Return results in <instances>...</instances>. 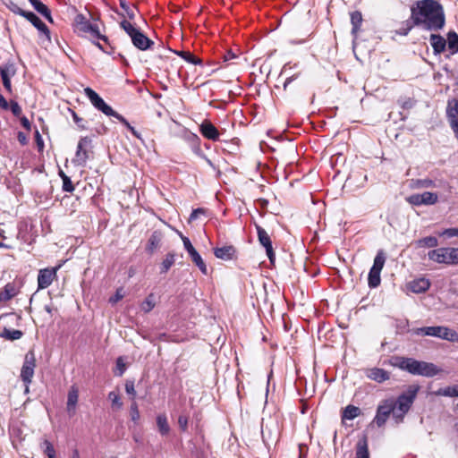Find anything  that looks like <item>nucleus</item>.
<instances>
[{
	"label": "nucleus",
	"instance_id": "ea45409f",
	"mask_svg": "<svg viewBox=\"0 0 458 458\" xmlns=\"http://www.w3.org/2000/svg\"><path fill=\"white\" fill-rule=\"evenodd\" d=\"M448 48L452 54L458 53V35L454 31L447 34Z\"/></svg>",
	"mask_w": 458,
	"mask_h": 458
},
{
	"label": "nucleus",
	"instance_id": "a878e982",
	"mask_svg": "<svg viewBox=\"0 0 458 458\" xmlns=\"http://www.w3.org/2000/svg\"><path fill=\"white\" fill-rule=\"evenodd\" d=\"M162 238L163 235L160 231H154L148 241L146 250L148 253H153L157 248H159Z\"/></svg>",
	"mask_w": 458,
	"mask_h": 458
},
{
	"label": "nucleus",
	"instance_id": "4c0bfd02",
	"mask_svg": "<svg viewBox=\"0 0 458 458\" xmlns=\"http://www.w3.org/2000/svg\"><path fill=\"white\" fill-rule=\"evenodd\" d=\"M174 262L175 255L174 253H167L160 265V273L166 274Z\"/></svg>",
	"mask_w": 458,
	"mask_h": 458
},
{
	"label": "nucleus",
	"instance_id": "1a4fd4ad",
	"mask_svg": "<svg viewBox=\"0 0 458 458\" xmlns=\"http://www.w3.org/2000/svg\"><path fill=\"white\" fill-rule=\"evenodd\" d=\"M181 238L183 242V246L185 250H187L189 256L191 257L192 262L199 268L202 274L208 275V268L203 261L201 256L199 253L196 250V249L192 246L190 239L186 236H183L181 234Z\"/></svg>",
	"mask_w": 458,
	"mask_h": 458
},
{
	"label": "nucleus",
	"instance_id": "6ab92c4d",
	"mask_svg": "<svg viewBox=\"0 0 458 458\" xmlns=\"http://www.w3.org/2000/svg\"><path fill=\"white\" fill-rule=\"evenodd\" d=\"M199 131L201 134L208 140L216 141L219 139V131L213 125V123L208 120L202 122V123L199 125Z\"/></svg>",
	"mask_w": 458,
	"mask_h": 458
},
{
	"label": "nucleus",
	"instance_id": "7c9ffc66",
	"mask_svg": "<svg viewBox=\"0 0 458 458\" xmlns=\"http://www.w3.org/2000/svg\"><path fill=\"white\" fill-rule=\"evenodd\" d=\"M157 426L161 436H167L170 432V426L165 414L161 413L157 416Z\"/></svg>",
	"mask_w": 458,
	"mask_h": 458
},
{
	"label": "nucleus",
	"instance_id": "dca6fc26",
	"mask_svg": "<svg viewBox=\"0 0 458 458\" xmlns=\"http://www.w3.org/2000/svg\"><path fill=\"white\" fill-rule=\"evenodd\" d=\"M133 46L141 51H146L154 45V41L148 38L142 31H139L131 38Z\"/></svg>",
	"mask_w": 458,
	"mask_h": 458
},
{
	"label": "nucleus",
	"instance_id": "0eeeda50",
	"mask_svg": "<svg viewBox=\"0 0 458 458\" xmlns=\"http://www.w3.org/2000/svg\"><path fill=\"white\" fill-rule=\"evenodd\" d=\"M84 93L96 109L107 116L114 114V110L109 105H107L104 99L91 88H85Z\"/></svg>",
	"mask_w": 458,
	"mask_h": 458
},
{
	"label": "nucleus",
	"instance_id": "4d7b16f0",
	"mask_svg": "<svg viewBox=\"0 0 458 458\" xmlns=\"http://www.w3.org/2000/svg\"><path fill=\"white\" fill-rule=\"evenodd\" d=\"M125 391L126 393L131 396L132 401H135L136 391L134 386V382L131 380H127L125 383Z\"/></svg>",
	"mask_w": 458,
	"mask_h": 458
},
{
	"label": "nucleus",
	"instance_id": "3c124183",
	"mask_svg": "<svg viewBox=\"0 0 458 458\" xmlns=\"http://www.w3.org/2000/svg\"><path fill=\"white\" fill-rule=\"evenodd\" d=\"M408 203L413 206H421L423 205V200L421 198V193L411 194L406 198Z\"/></svg>",
	"mask_w": 458,
	"mask_h": 458
},
{
	"label": "nucleus",
	"instance_id": "2eb2a0df",
	"mask_svg": "<svg viewBox=\"0 0 458 458\" xmlns=\"http://www.w3.org/2000/svg\"><path fill=\"white\" fill-rule=\"evenodd\" d=\"M365 375L368 378L377 383H383L390 378V373L388 371L377 367L367 369Z\"/></svg>",
	"mask_w": 458,
	"mask_h": 458
},
{
	"label": "nucleus",
	"instance_id": "9b49d317",
	"mask_svg": "<svg viewBox=\"0 0 458 458\" xmlns=\"http://www.w3.org/2000/svg\"><path fill=\"white\" fill-rule=\"evenodd\" d=\"M255 228L257 231L259 242L266 249L267 255L270 262L273 263L276 259V254L273 250L272 241L269 234L262 226L258 224H255Z\"/></svg>",
	"mask_w": 458,
	"mask_h": 458
},
{
	"label": "nucleus",
	"instance_id": "69168bd1",
	"mask_svg": "<svg viewBox=\"0 0 458 458\" xmlns=\"http://www.w3.org/2000/svg\"><path fill=\"white\" fill-rule=\"evenodd\" d=\"M108 45V47H105L103 45H101L99 42L96 43V46L102 50L104 53H106L108 55H111L114 53L113 47L109 45V42L106 43Z\"/></svg>",
	"mask_w": 458,
	"mask_h": 458
},
{
	"label": "nucleus",
	"instance_id": "bb28decb",
	"mask_svg": "<svg viewBox=\"0 0 458 458\" xmlns=\"http://www.w3.org/2000/svg\"><path fill=\"white\" fill-rule=\"evenodd\" d=\"M416 249L436 248L438 246V240L435 236H427L413 242Z\"/></svg>",
	"mask_w": 458,
	"mask_h": 458
},
{
	"label": "nucleus",
	"instance_id": "aec40b11",
	"mask_svg": "<svg viewBox=\"0 0 458 458\" xmlns=\"http://www.w3.org/2000/svg\"><path fill=\"white\" fill-rule=\"evenodd\" d=\"M216 258L223 260H232L236 258V249L233 245H225L214 249Z\"/></svg>",
	"mask_w": 458,
	"mask_h": 458
},
{
	"label": "nucleus",
	"instance_id": "f257e3e1",
	"mask_svg": "<svg viewBox=\"0 0 458 458\" xmlns=\"http://www.w3.org/2000/svg\"><path fill=\"white\" fill-rule=\"evenodd\" d=\"M411 20L425 30H439L445 26L443 6L437 0H418L411 8Z\"/></svg>",
	"mask_w": 458,
	"mask_h": 458
},
{
	"label": "nucleus",
	"instance_id": "412c9836",
	"mask_svg": "<svg viewBox=\"0 0 458 458\" xmlns=\"http://www.w3.org/2000/svg\"><path fill=\"white\" fill-rule=\"evenodd\" d=\"M446 117L451 126H458V99L449 100L446 106Z\"/></svg>",
	"mask_w": 458,
	"mask_h": 458
},
{
	"label": "nucleus",
	"instance_id": "5701e85b",
	"mask_svg": "<svg viewBox=\"0 0 458 458\" xmlns=\"http://www.w3.org/2000/svg\"><path fill=\"white\" fill-rule=\"evenodd\" d=\"M355 456L356 458H370L369 442L366 435L358 440L355 445Z\"/></svg>",
	"mask_w": 458,
	"mask_h": 458
},
{
	"label": "nucleus",
	"instance_id": "72a5a7b5",
	"mask_svg": "<svg viewBox=\"0 0 458 458\" xmlns=\"http://www.w3.org/2000/svg\"><path fill=\"white\" fill-rule=\"evenodd\" d=\"M436 396L458 397V385L439 388L433 392Z\"/></svg>",
	"mask_w": 458,
	"mask_h": 458
},
{
	"label": "nucleus",
	"instance_id": "37998d69",
	"mask_svg": "<svg viewBox=\"0 0 458 458\" xmlns=\"http://www.w3.org/2000/svg\"><path fill=\"white\" fill-rule=\"evenodd\" d=\"M108 400L111 402L112 409L114 410H120L122 409L123 403L121 401V397L118 392L116 391H111L108 394Z\"/></svg>",
	"mask_w": 458,
	"mask_h": 458
},
{
	"label": "nucleus",
	"instance_id": "39448f33",
	"mask_svg": "<svg viewBox=\"0 0 458 458\" xmlns=\"http://www.w3.org/2000/svg\"><path fill=\"white\" fill-rule=\"evenodd\" d=\"M390 414H393V418L394 419V398L384 399L379 403L373 422L378 428L383 427L388 420Z\"/></svg>",
	"mask_w": 458,
	"mask_h": 458
},
{
	"label": "nucleus",
	"instance_id": "8fccbe9b",
	"mask_svg": "<svg viewBox=\"0 0 458 458\" xmlns=\"http://www.w3.org/2000/svg\"><path fill=\"white\" fill-rule=\"evenodd\" d=\"M130 416H131V420L134 423H137L138 420H140V411H139L138 403H136V401H132V403L131 404Z\"/></svg>",
	"mask_w": 458,
	"mask_h": 458
},
{
	"label": "nucleus",
	"instance_id": "49530a36",
	"mask_svg": "<svg viewBox=\"0 0 458 458\" xmlns=\"http://www.w3.org/2000/svg\"><path fill=\"white\" fill-rule=\"evenodd\" d=\"M155 307L154 295L149 294L141 303L140 309L145 313L150 312Z\"/></svg>",
	"mask_w": 458,
	"mask_h": 458
},
{
	"label": "nucleus",
	"instance_id": "393cba45",
	"mask_svg": "<svg viewBox=\"0 0 458 458\" xmlns=\"http://www.w3.org/2000/svg\"><path fill=\"white\" fill-rule=\"evenodd\" d=\"M430 287L428 279L420 277L410 283V289L415 293H421L426 292Z\"/></svg>",
	"mask_w": 458,
	"mask_h": 458
},
{
	"label": "nucleus",
	"instance_id": "4be33fe9",
	"mask_svg": "<svg viewBox=\"0 0 458 458\" xmlns=\"http://www.w3.org/2000/svg\"><path fill=\"white\" fill-rule=\"evenodd\" d=\"M79 399V389L76 386H72L67 395V411L70 415H74L76 405Z\"/></svg>",
	"mask_w": 458,
	"mask_h": 458
},
{
	"label": "nucleus",
	"instance_id": "6e6d98bb",
	"mask_svg": "<svg viewBox=\"0 0 458 458\" xmlns=\"http://www.w3.org/2000/svg\"><path fill=\"white\" fill-rule=\"evenodd\" d=\"M45 450L44 453L47 455L48 458H55V450L54 445L48 441H44Z\"/></svg>",
	"mask_w": 458,
	"mask_h": 458
},
{
	"label": "nucleus",
	"instance_id": "b1692460",
	"mask_svg": "<svg viewBox=\"0 0 458 458\" xmlns=\"http://www.w3.org/2000/svg\"><path fill=\"white\" fill-rule=\"evenodd\" d=\"M352 23V35L357 38L358 33L363 21L362 13L360 11H354L350 13Z\"/></svg>",
	"mask_w": 458,
	"mask_h": 458
},
{
	"label": "nucleus",
	"instance_id": "774afa93",
	"mask_svg": "<svg viewBox=\"0 0 458 458\" xmlns=\"http://www.w3.org/2000/svg\"><path fill=\"white\" fill-rule=\"evenodd\" d=\"M451 257H452V263L454 265H458V248L452 247Z\"/></svg>",
	"mask_w": 458,
	"mask_h": 458
},
{
	"label": "nucleus",
	"instance_id": "f704fd0d",
	"mask_svg": "<svg viewBox=\"0 0 458 458\" xmlns=\"http://www.w3.org/2000/svg\"><path fill=\"white\" fill-rule=\"evenodd\" d=\"M22 331L18 329H11L7 327H4L3 331L0 333V337L9 341L19 340L22 337Z\"/></svg>",
	"mask_w": 458,
	"mask_h": 458
},
{
	"label": "nucleus",
	"instance_id": "13d9d810",
	"mask_svg": "<svg viewBox=\"0 0 458 458\" xmlns=\"http://www.w3.org/2000/svg\"><path fill=\"white\" fill-rule=\"evenodd\" d=\"M440 236H445L447 238L458 237V227H451L445 229L439 233Z\"/></svg>",
	"mask_w": 458,
	"mask_h": 458
},
{
	"label": "nucleus",
	"instance_id": "052dcab7",
	"mask_svg": "<svg viewBox=\"0 0 458 458\" xmlns=\"http://www.w3.org/2000/svg\"><path fill=\"white\" fill-rule=\"evenodd\" d=\"M63 191L66 192H72L74 191V186L70 179V177L64 178L63 180Z\"/></svg>",
	"mask_w": 458,
	"mask_h": 458
},
{
	"label": "nucleus",
	"instance_id": "7ed1b4c3",
	"mask_svg": "<svg viewBox=\"0 0 458 458\" xmlns=\"http://www.w3.org/2000/svg\"><path fill=\"white\" fill-rule=\"evenodd\" d=\"M72 26L74 31L81 37H84L88 34L93 38L103 40L105 43L108 42L106 36L100 33L98 25L95 22H91L84 14L77 13L73 19Z\"/></svg>",
	"mask_w": 458,
	"mask_h": 458
},
{
	"label": "nucleus",
	"instance_id": "ddd939ff",
	"mask_svg": "<svg viewBox=\"0 0 458 458\" xmlns=\"http://www.w3.org/2000/svg\"><path fill=\"white\" fill-rule=\"evenodd\" d=\"M91 139L89 137H82L78 142L77 150L75 153V157L72 160V163L76 165L83 166L85 165L87 159L89 158L87 147H90Z\"/></svg>",
	"mask_w": 458,
	"mask_h": 458
},
{
	"label": "nucleus",
	"instance_id": "cd10ccee",
	"mask_svg": "<svg viewBox=\"0 0 458 458\" xmlns=\"http://www.w3.org/2000/svg\"><path fill=\"white\" fill-rule=\"evenodd\" d=\"M416 186L418 188H436V187H443L446 188L449 187V183L446 181L439 180L437 183L435 181L425 178V179H419L416 182Z\"/></svg>",
	"mask_w": 458,
	"mask_h": 458
},
{
	"label": "nucleus",
	"instance_id": "338daca9",
	"mask_svg": "<svg viewBox=\"0 0 458 458\" xmlns=\"http://www.w3.org/2000/svg\"><path fill=\"white\" fill-rule=\"evenodd\" d=\"M235 58H237V55L232 50H227L223 56L225 62H228Z\"/></svg>",
	"mask_w": 458,
	"mask_h": 458
},
{
	"label": "nucleus",
	"instance_id": "2f4dec72",
	"mask_svg": "<svg viewBox=\"0 0 458 458\" xmlns=\"http://www.w3.org/2000/svg\"><path fill=\"white\" fill-rule=\"evenodd\" d=\"M361 414V410L354 405H347L342 412V420H352L359 417Z\"/></svg>",
	"mask_w": 458,
	"mask_h": 458
},
{
	"label": "nucleus",
	"instance_id": "0e129e2a",
	"mask_svg": "<svg viewBox=\"0 0 458 458\" xmlns=\"http://www.w3.org/2000/svg\"><path fill=\"white\" fill-rule=\"evenodd\" d=\"M116 367H117V369L119 370L117 375L121 377L125 371V364L123 363V360L122 357L117 358Z\"/></svg>",
	"mask_w": 458,
	"mask_h": 458
},
{
	"label": "nucleus",
	"instance_id": "603ef678",
	"mask_svg": "<svg viewBox=\"0 0 458 458\" xmlns=\"http://www.w3.org/2000/svg\"><path fill=\"white\" fill-rule=\"evenodd\" d=\"M69 112L71 113L72 114V117L73 119V122L76 123V125L81 129V130H86L87 129V126L85 124V122L82 118H81L71 108H68Z\"/></svg>",
	"mask_w": 458,
	"mask_h": 458
},
{
	"label": "nucleus",
	"instance_id": "f3484780",
	"mask_svg": "<svg viewBox=\"0 0 458 458\" xmlns=\"http://www.w3.org/2000/svg\"><path fill=\"white\" fill-rule=\"evenodd\" d=\"M182 138L190 144L195 154L200 155V139L197 134L184 128Z\"/></svg>",
	"mask_w": 458,
	"mask_h": 458
},
{
	"label": "nucleus",
	"instance_id": "c03bdc74",
	"mask_svg": "<svg viewBox=\"0 0 458 458\" xmlns=\"http://www.w3.org/2000/svg\"><path fill=\"white\" fill-rule=\"evenodd\" d=\"M121 28L127 33V35L132 38L139 31H140L138 28H136L133 24L129 22L126 20H123L120 22Z\"/></svg>",
	"mask_w": 458,
	"mask_h": 458
},
{
	"label": "nucleus",
	"instance_id": "5fc2aeb1",
	"mask_svg": "<svg viewBox=\"0 0 458 458\" xmlns=\"http://www.w3.org/2000/svg\"><path fill=\"white\" fill-rule=\"evenodd\" d=\"M398 103L403 109H411L415 106V100L411 98L399 99Z\"/></svg>",
	"mask_w": 458,
	"mask_h": 458
},
{
	"label": "nucleus",
	"instance_id": "c85d7f7f",
	"mask_svg": "<svg viewBox=\"0 0 458 458\" xmlns=\"http://www.w3.org/2000/svg\"><path fill=\"white\" fill-rule=\"evenodd\" d=\"M430 43L433 47V51H434L435 55H438V54L442 53L445 50V46H446L445 39L442 36L437 35V34H431Z\"/></svg>",
	"mask_w": 458,
	"mask_h": 458
},
{
	"label": "nucleus",
	"instance_id": "de8ad7c7",
	"mask_svg": "<svg viewBox=\"0 0 458 458\" xmlns=\"http://www.w3.org/2000/svg\"><path fill=\"white\" fill-rule=\"evenodd\" d=\"M414 26H416V24L413 23L412 20H407L402 23V27L397 30L395 33L401 36H406Z\"/></svg>",
	"mask_w": 458,
	"mask_h": 458
},
{
	"label": "nucleus",
	"instance_id": "bf43d9fd",
	"mask_svg": "<svg viewBox=\"0 0 458 458\" xmlns=\"http://www.w3.org/2000/svg\"><path fill=\"white\" fill-rule=\"evenodd\" d=\"M9 108L14 116L19 117L21 114V107L16 101L11 100Z\"/></svg>",
	"mask_w": 458,
	"mask_h": 458
},
{
	"label": "nucleus",
	"instance_id": "a18cd8bd",
	"mask_svg": "<svg viewBox=\"0 0 458 458\" xmlns=\"http://www.w3.org/2000/svg\"><path fill=\"white\" fill-rule=\"evenodd\" d=\"M423 205H434L438 201V196L435 192L425 191L421 193Z\"/></svg>",
	"mask_w": 458,
	"mask_h": 458
},
{
	"label": "nucleus",
	"instance_id": "c756f323",
	"mask_svg": "<svg viewBox=\"0 0 458 458\" xmlns=\"http://www.w3.org/2000/svg\"><path fill=\"white\" fill-rule=\"evenodd\" d=\"M33 8L43 15L48 21L53 22V19L51 16V12L49 8L43 4L40 0H28Z\"/></svg>",
	"mask_w": 458,
	"mask_h": 458
},
{
	"label": "nucleus",
	"instance_id": "20e7f679",
	"mask_svg": "<svg viewBox=\"0 0 458 458\" xmlns=\"http://www.w3.org/2000/svg\"><path fill=\"white\" fill-rule=\"evenodd\" d=\"M413 334L417 335L435 336L449 342L458 341L457 332L443 326L419 327L413 330Z\"/></svg>",
	"mask_w": 458,
	"mask_h": 458
},
{
	"label": "nucleus",
	"instance_id": "a211bd4d",
	"mask_svg": "<svg viewBox=\"0 0 458 458\" xmlns=\"http://www.w3.org/2000/svg\"><path fill=\"white\" fill-rule=\"evenodd\" d=\"M25 18L30 21L33 26L38 30L39 32L44 34L48 41L51 40L49 29L34 13L29 12L26 13Z\"/></svg>",
	"mask_w": 458,
	"mask_h": 458
},
{
	"label": "nucleus",
	"instance_id": "423d86ee",
	"mask_svg": "<svg viewBox=\"0 0 458 458\" xmlns=\"http://www.w3.org/2000/svg\"><path fill=\"white\" fill-rule=\"evenodd\" d=\"M36 368V356L33 350H30L24 357V361L21 369L20 377L23 383L30 384L34 376Z\"/></svg>",
	"mask_w": 458,
	"mask_h": 458
},
{
	"label": "nucleus",
	"instance_id": "6e6552de",
	"mask_svg": "<svg viewBox=\"0 0 458 458\" xmlns=\"http://www.w3.org/2000/svg\"><path fill=\"white\" fill-rule=\"evenodd\" d=\"M61 267L62 265L59 264L54 267L40 269L38 275V289L42 290L50 286L53 281L57 277V271Z\"/></svg>",
	"mask_w": 458,
	"mask_h": 458
},
{
	"label": "nucleus",
	"instance_id": "e433bc0d",
	"mask_svg": "<svg viewBox=\"0 0 458 458\" xmlns=\"http://www.w3.org/2000/svg\"><path fill=\"white\" fill-rule=\"evenodd\" d=\"M16 295L15 287L12 284H7L1 291H0V301L5 302L11 300L13 297Z\"/></svg>",
	"mask_w": 458,
	"mask_h": 458
},
{
	"label": "nucleus",
	"instance_id": "79ce46f5",
	"mask_svg": "<svg viewBox=\"0 0 458 458\" xmlns=\"http://www.w3.org/2000/svg\"><path fill=\"white\" fill-rule=\"evenodd\" d=\"M385 262L386 255L382 250H379L374 259L373 266L371 267V268L381 272V270L384 267Z\"/></svg>",
	"mask_w": 458,
	"mask_h": 458
},
{
	"label": "nucleus",
	"instance_id": "f8f14e48",
	"mask_svg": "<svg viewBox=\"0 0 458 458\" xmlns=\"http://www.w3.org/2000/svg\"><path fill=\"white\" fill-rule=\"evenodd\" d=\"M450 250H452V247L434 249L428 252V257L430 260L438 264L454 265Z\"/></svg>",
	"mask_w": 458,
	"mask_h": 458
},
{
	"label": "nucleus",
	"instance_id": "c9c22d12",
	"mask_svg": "<svg viewBox=\"0 0 458 458\" xmlns=\"http://www.w3.org/2000/svg\"><path fill=\"white\" fill-rule=\"evenodd\" d=\"M16 73V68L13 62H7L1 65L0 67V75L2 79L8 78L11 80Z\"/></svg>",
	"mask_w": 458,
	"mask_h": 458
},
{
	"label": "nucleus",
	"instance_id": "4468645a",
	"mask_svg": "<svg viewBox=\"0 0 458 458\" xmlns=\"http://www.w3.org/2000/svg\"><path fill=\"white\" fill-rule=\"evenodd\" d=\"M415 361L416 360L413 358L394 355L388 360L387 363L392 367L398 368L412 375Z\"/></svg>",
	"mask_w": 458,
	"mask_h": 458
},
{
	"label": "nucleus",
	"instance_id": "58836bf2",
	"mask_svg": "<svg viewBox=\"0 0 458 458\" xmlns=\"http://www.w3.org/2000/svg\"><path fill=\"white\" fill-rule=\"evenodd\" d=\"M111 116L116 118L121 123H123L131 132V134L134 137H136L137 139H140V132L137 131L135 128L131 126L130 123L122 114L114 111V114H112Z\"/></svg>",
	"mask_w": 458,
	"mask_h": 458
},
{
	"label": "nucleus",
	"instance_id": "9d476101",
	"mask_svg": "<svg viewBox=\"0 0 458 458\" xmlns=\"http://www.w3.org/2000/svg\"><path fill=\"white\" fill-rule=\"evenodd\" d=\"M440 372L441 369L434 363L416 360L412 375L431 377Z\"/></svg>",
	"mask_w": 458,
	"mask_h": 458
},
{
	"label": "nucleus",
	"instance_id": "f03ea898",
	"mask_svg": "<svg viewBox=\"0 0 458 458\" xmlns=\"http://www.w3.org/2000/svg\"><path fill=\"white\" fill-rule=\"evenodd\" d=\"M419 391V385H410L406 391L401 394L396 400L394 399V420L396 423L403 422L405 414L412 406Z\"/></svg>",
	"mask_w": 458,
	"mask_h": 458
},
{
	"label": "nucleus",
	"instance_id": "a19ab883",
	"mask_svg": "<svg viewBox=\"0 0 458 458\" xmlns=\"http://www.w3.org/2000/svg\"><path fill=\"white\" fill-rule=\"evenodd\" d=\"M380 271L370 268L368 277V284L370 288H376L380 284Z\"/></svg>",
	"mask_w": 458,
	"mask_h": 458
},
{
	"label": "nucleus",
	"instance_id": "864d4df0",
	"mask_svg": "<svg viewBox=\"0 0 458 458\" xmlns=\"http://www.w3.org/2000/svg\"><path fill=\"white\" fill-rule=\"evenodd\" d=\"M188 422L189 416L187 414H181L178 417V425L182 432H186L188 430Z\"/></svg>",
	"mask_w": 458,
	"mask_h": 458
},
{
	"label": "nucleus",
	"instance_id": "09e8293b",
	"mask_svg": "<svg viewBox=\"0 0 458 458\" xmlns=\"http://www.w3.org/2000/svg\"><path fill=\"white\" fill-rule=\"evenodd\" d=\"M121 8L126 13V15L130 20H134L135 18V12L134 9H137L136 6H133L132 8L129 6L126 0H119Z\"/></svg>",
	"mask_w": 458,
	"mask_h": 458
},
{
	"label": "nucleus",
	"instance_id": "e2e57ef3",
	"mask_svg": "<svg viewBox=\"0 0 458 458\" xmlns=\"http://www.w3.org/2000/svg\"><path fill=\"white\" fill-rule=\"evenodd\" d=\"M10 10L15 13V14H19L22 17H26V13H28L29 12L27 11H24L23 9H21L20 6H18L17 4H13L12 3V6H10Z\"/></svg>",
	"mask_w": 458,
	"mask_h": 458
},
{
	"label": "nucleus",
	"instance_id": "473e14b6",
	"mask_svg": "<svg viewBox=\"0 0 458 458\" xmlns=\"http://www.w3.org/2000/svg\"><path fill=\"white\" fill-rule=\"evenodd\" d=\"M173 52L182 57L183 60H185L187 63L192 64L194 65H202V60L195 55H193L189 51H182V50H173Z\"/></svg>",
	"mask_w": 458,
	"mask_h": 458
},
{
	"label": "nucleus",
	"instance_id": "680f3d73",
	"mask_svg": "<svg viewBox=\"0 0 458 458\" xmlns=\"http://www.w3.org/2000/svg\"><path fill=\"white\" fill-rule=\"evenodd\" d=\"M206 213V209L202 208H198L196 209H193L191 214L190 215L189 221L196 220L199 215H204Z\"/></svg>",
	"mask_w": 458,
	"mask_h": 458
}]
</instances>
